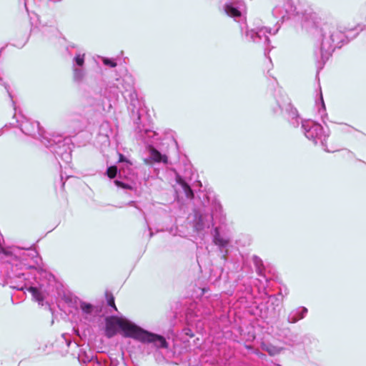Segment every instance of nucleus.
<instances>
[{
	"mask_svg": "<svg viewBox=\"0 0 366 366\" xmlns=\"http://www.w3.org/2000/svg\"><path fill=\"white\" fill-rule=\"evenodd\" d=\"M263 349L267 351L269 355L274 356L280 353L282 351V348L272 345H264L263 347Z\"/></svg>",
	"mask_w": 366,
	"mask_h": 366,
	"instance_id": "423d86ee",
	"label": "nucleus"
},
{
	"mask_svg": "<svg viewBox=\"0 0 366 366\" xmlns=\"http://www.w3.org/2000/svg\"><path fill=\"white\" fill-rule=\"evenodd\" d=\"M117 327L123 331L125 337L136 338L139 327L127 320L114 316L106 320L105 335L109 338L114 336L117 334Z\"/></svg>",
	"mask_w": 366,
	"mask_h": 366,
	"instance_id": "f257e3e1",
	"label": "nucleus"
},
{
	"mask_svg": "<svg viewBox=\"0 0 366 366\" xmlns=\"http://www.w3.org/2000/svg\"><path fill=\"white\" fill-rule=\"evenodd\" d=\"M224 11L226 14L232 17H239L241 16V12L237 9L236 8L233 7L232 6L229 4H226L224 6Z\"/></svg>",
	"mask_w": 366,
	"mask_h": 366,
	"instance_id": "20e7f679",
	"label": "nucleus"
},
{
	"mask_svg": "<svg viewBox=\"0 0 366 366\" xmlns=\"http://www.w3.org/2000/svg\"><path fill=\"white\" fill-rule=\"evenodd\" d=\"M76 62L79 66H82L84 62V56H81L80 55H77L75 58Z\"/></svg>",
	"mask_w": 366,
	"mask_h": 366,
	"instance_id": "4468645a",
	"label": "nucleus"
},
{
	"mask_svg": "<svg viewBox=\"0 0 366 366\" xmlns=\"http://www.w3.org/2000/svg\"><path fill=\"white\" fill-rule=\"evenodd\" d=\"M214 242L217 244H219L222 247L226 246L228 244V241L219 237H215Z\"/></svg>",
	"mask_w": 366,
	"mask_h": 366,
	"instance_id": "f8f14e48",
	"label": "nucleus"
},
{
	"mask_svg": "<svg viewBox=\"0 0 366 366\" xmlns=\"http://www.w3.org/2000/svg\"><path fill=\"white\" fill-rule=\"evenodd\" d=\"M80 307L84 313L90 314L92 311V305L89 303L82 302Z\"/></svg>",
	"mask_w": 366,
	"mask_h": 366,
	"instance_id": "9d476101",
	"label": "nucleus"
},
{
	"mask_svg": "<svg viewBox=\"0 0 366 366\" xmlns=\"http://www.w3.org/2000/svg\"><path fill=\"white\" fill-rule=\"evenodd\" d=\"M117 173V167L116 166H111L107 169V174L110 179L116 177Z\"/></svg>",
	"mask_w": 366,
	"mask_h": 366,
	"instance_id": "1a4fd4ad",
	"label": "nucleus"
},
{
	"mask_svg": "<svg viewBox=\"0 0 366 366\" xmlns=\"http://www.w3.org/2000/svg\"><path fill=\"white\" fill-rule=\"evenodd\" d=\"M119 162H127L129 164H132V163L129 160L125 158V157L122 154H119Z\"/></svg>",
	"mask_w": 366,
	"mask_h": 366,
	"instance_id": "2eb2a0df",
	"label": "nucleus"
},
{
	"mask_svg": "<svg viewBox=\"0 0 366 366\" xmlns=\"http://www.w3.org/2000/svg\"><path fill=\"white\" fill-rule=\"evenodd\" d=\"M135 339L142 342L154 343L159 348L167 349L169 347V344L163 336L149 332L140 327L138 328Z\"/></svg>",
	"mask_w": 366,
	"mask_h": 366,
	"instance_id": "f03ea898",
	"label": "nucleus"
},
{
	"mask_svg": "<svg viewBox=\"0 0 366 366\" xmlns=\"http://www.w3.org/2000/svg\"><path fill=\"white\" fill-rule=\"evenodd\" d=\"M114 184L116 186H117L118 187H121L122 189H132V187L128 184H125L121 181H119V180H115L114 181Z\"/></svg>",
	"mask_w": 366,
	"mask_h": 366,
	"instance_id": "9b49d317",
	"label": "nucleus"
},
{
	"mask_svg": "<svg viewBox=\"0 0 366 366\" xmlns=\"http://www.w3.org/2000/svg\"><path fill=\"white\" fill-rule=\"evenodd\" d=\"M28 291L31 294L33 298L37 301L39 304H42L44 300L43 296L41 292L38 290L37 288L34 287H30L28 289Z\"/></svg>",
	"mask_w": 366,
	"mask_h": 366,
	"instance_id": "39448f33",
	"label": "nucleus"
},
{
	"mask_svg": "<svg viewBox=\"0 0 366 366\" xmlns=\"http://www.w3.org/2000/svg\"><path fill=\"white\" fill-rule=\"evenodd\" d=\"M103 62L105 65L109 66L113 68L117 66V63L107 58L103 59Z\"/></svg>",
	"mask_w": 366,
	"mask_h": 366,
	"instance_id": "ddd939ff",
	"label": "nucleus"
},
{
	"mask_svg": "<svg viewBox=\"0 0 366 366\" xmlns=\"http://www.w3.org/2000/svg\"><path fill=\"white\" fill-rule=\"evenodd\" d=\"M148 150L150 154V158L154 162H164L167 163V157L162 154L157 149L152 146L148 147Z\"/></svg>",
	"mask_w": 366,
	"mask_h": 366,
	"instance_id": "7ed1b4c3",
	"label": "nucleus"
},
{
	"mask_svg": "<svg viewBox=\"0 0 366 366\" xmlns=\"http://www.w3.org/2000/svg\"><path fill=\"white\" fill-rule=\"evenodd\" d=\"M105 296L107 301V305L114 309L115 311H117V306L114 302V297L112 293L107 292L105 293Z\"/></svg>",
	"mask_w": 366,
	"mask_h": 366,
	"instance_id": "6e6552de",
	"label": "nucleus"
},
{
	"mask_svg": "<svg viewBox=\"0 0 366 366\" xmlns=\"http://www.w3.org/2000/svg\"><path fill=\"white\" fill-rule=\"evenodd\" d=\"M179 183L182 185L183 190L185 192L186 196L191 199L193 198L194 197L193 191L191 189V187H189V185L182 179H180L179 181Z\"/></svg>",
	"mask_w": 366,
	"mask_h": 366,
	"instance_id": "0eeeda50",
	"label": "nucleus"
}]
</instances>
